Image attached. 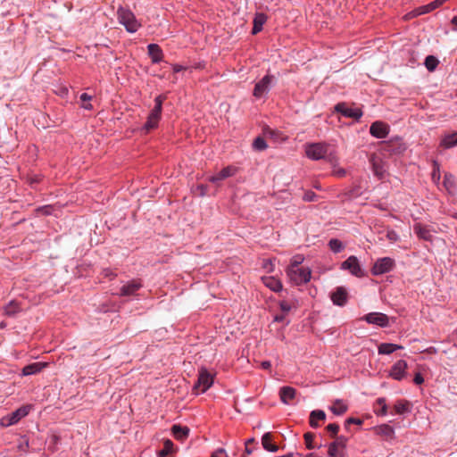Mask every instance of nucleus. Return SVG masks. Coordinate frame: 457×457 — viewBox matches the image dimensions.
<instances>
[{
  "mask_svg": "<svg viewBox=\"0 0 457 457\" xmlns=\"http://www.w3.org/2000/svg\"><path fill=\"white\" fill-rule=\"evenodd\" d=\"M261 368L263 369V370H269L271 368V364L270 361H262L261 363Z\"/></svg>",
  "mask_w": 457,
  "mask_h": 457,
  "instance_id": "052dcab7",
  "label": "nucleus"
},
{
  "mask_svg": "<svg viewBox=\"0 0 457 457\" xmlns=\"http://www.w3.org/2000/svg\"><path fill=\"white\" fill-rule=\"evenodd\" d=\"M405 369H407V364L404 361H399L395 365V371H403Z\"/></svg>",
  "mask_w": 457,
  "mask_h": 457,
  "instance_id": "09e8293b",
  "label": "nucleus"
},
{
  "mask_svg": "<svg viewBox=\"0 0 457 457\" xmlns=\"http://www.w3.org/2000/svg\"><path fill=\"white\" fill-rule=\"evenodd\" d=\"M185 68L181 65H179V64H174L173 65V71L174 72H179L181 71L182 70H184Z\"/></svg>",
  "mask_w": 457,
  "mask_h": 457,
  "instance_id": "680f3d73",
  "label": "nucleus"
},
{
  "mask_svg": "<svg viewBox=\"0 0 457 457\" xmlns=\"http://www.w3.org/2000/svg\"><path fill=\"white\" fill-rule=\"evenodd\" d=\"M330 298L334 304L344 306L347 303L348 294L344 287H338L331 293Z\"/></svg>",
  "mask_w": 457,
  "mask_h": 457,
  "instance_id": "f8f14e48",
  "label": "nucleus"
},
{
  "mask_svg": "<svg viewBox=\"0 0 457 457\" xmlns=\"http://www.w3.org/2000/svg\"><path fill=\"white\" fill-rule=\"evenodd\" d=\"M330 410L337 415H342L347 411V406L341 400H336Z\"/></svg>",
  "mask_w": 457,
  "mask_h": 457,
  "instance_id": "c85d7f7f",
  "label": "nucleus"
},
{
  "mask_svg": "<svg viewBox=\"0 0 457 457\" xmlns=\"http://www.w3.org/2000/svg\"><path fill=\"white\" fill-rule=\"evenodd\" d=\"M142 287V284L138 280H131L123 285L120 290V295L129 296L134 295L137 290Z\"/></svg>",
  "mask_w": 457,
  "mask_h": 457,
  "instance_id": "4468645a",
  "label": "nucleus"
},
{
  "mask_svg": "<svg viewBox=\"0 0 457 457\" xmlns=\"http://www.w3.org/2000/svg\"><path fill=\"white\" fill-rule=\"evenodd\" d=\"M452 23L454 25V26H457V15L454 16L453 19H452Z\"/></svg>",
  "mask_w": 457,
  "mask_h": 457,
  "instance_id": "69168bd1",
  "label": "nucleus"
},
{
  "mask_svg": "<svg viewBox=\"0 0 457 457\" xmlns=\"http://www.w3.org/2000/svg\"><path fill=\"white\" fill-rule=\"evenodd\" d=\"M394 379L401 381L407 378V373H391Z\"/></svg>",
  "mask_w": 457,
  "mask_h": 457,
  "instance_id": "6e6d98bb",
  "label": "nucleus"
},
{
  "mask_svg": "<svg viewBox=\"0 0 457 457\" xmlns=\"http://www.w3.org/2000/svg\"><path fill=\"white\" fill-rule=\"evenodd\" d=\"M52 365H53V362L46 361H37V362H34V363L25 366L24 368H22L21 371H23V372L40 371L44 369H53Z\"/></svg>",
  "mask_w": 457,
  "mask_h": 457,
  "instance_id": "6ab92c4d",
  "label": "nucleus"
},
{
  "mask_svg": "<svg viewBox=\"0 0 457 457\" xmlns=\"http://www.w3.org/2000/svg\"><path fill=\"white\" fill-rule=\"evenodd\" d=\"M332 443L335 444L338 448H341L344 450L345 447L346 438L344 436H338Z\"/></svg>",
  "mask_w": 457,
  "mask_h": 457,
  "instance_id": "a18cd8bd",
  "label": "nucleus"
},
{
  "mask_svg": "<svg viewBox=\"0 0 457 457\" xmlns=\"http://www.w3.org/2000/svg\"><path fill=\"white\" fill-rule=\"evenodd\" d=\"M432 180L436 183H437L440 179V170H439V164L437 162H433V170H432Z\"/></svg>",
  "mask_w": 457,
  "mask_h": 457,
  "instance_id": "ea45409f",
  "label": "nucleus"
},
{
  "mask_svg": "<svg viewBox=\"0 0 457 457\" xmlns=\"http://www.w3.org/2000/svg\"><path fill=\"white\" fill-rule=\"evenodd\" d=\"M335 110L342 115L358 120L361 117L362 112L360 109H353L346 105L345 103H339L335 106Z\"/></svg>",
  "mask_w": 457,
  "mask_h": 457,
  "instance_id": "9b49d317",
  "label": "nucleus"
},
{
  "mask_svg": "<svg viewBox=\"0 0 457 457\" xmlns=\"http://www.w3.org/2000/svg\"><path fill=\"white\" fill-rule=\"evenodd\" d=\"M211 457H228L226 451L222 448L218 449L215 451Z\"/></svg>",
  "mask_w": 457,
  "mask_h": 457,
  "instance_id": "603ef678",
  "label": "nucleus"
},
{
  "mask_svg": "<svg viewBox=\"0 0 457 457\" xmlns=\"http://www.w3.org/2000/svg\"><path fill=\"white\" fill-rule=\"evenodd\" d=\"M267 17L264 13H256L253 19V27L252 33L253 35L259 33L262 29L263 24L266 22Z\"/></svg>",
  "mask_w": 457,
  "mask_h": 457,
  "instance_id": "393cba45",
  "label": "nucleus"
},
{
  "mask_svg": "<svg viewBox=\"0 0 457 457\" xmlns=\"http://www.w3.org/2000/svg\"><path fill=\"white\" fill-rule=\"evenodd\" d=\"M405 145L398 140L390 141L384 146V150L392 154H400L405 151Z\"/></svg>",
  "mask_w": 457,
  "mask_h": 457,
  "instance_id": "4be33fe9",
  "label": "nucleus"
},
{
  "mask_svg": "<svg viewBox=\"0 0 457 457\" xmlns=\"http://www.w3.org/2000/svg\"><path fill=\"white\" fill-rule=\"evenodd\" d=\"M148 54L154 63L160 62L162 59V51L161 47L156 44H150L147 46Z\"/></svg>",
  "mask_w": 457,
  "mask_h": 457,
  "instance_id": "412c9836",
  "label": "nucleus"
},
{
  "mask_svg": "<svg viewBox=\"0 0 457 457\" xmlns=\"http://www.w3.org/2000/svg\"><path fill=\"white\" fill-rule=\"evenodd\" d=\"M381 431L386 436H392L394 434L393 428L388 425H384L383 427H381Z\"/></svg>",
  "mask_w": 457,
  "mask_h": 457,
  "instance_id": "8fccbe9b",
  "label": "nucleus"
},
{
  "mask_svg": "<svg viewBox=\"0 0 457 457\" xmlns=\"http://www.w3.org/2000/svg\"><path fill=\"white\" fill-rule=\"evenodd\" d=\"M287 275L295 285H302L310 281L312 271L309 268L287 269Z\"/></svg>",
  "mask_w": 457,
  "mask_h": 457,
  "instance_id": "20e7f679",
  "label": "nucleus"
},
{
  "mask_svg": "<svg viewBox=\"0 0 457 457\" xmlns=\"http://www.w3.org/2000/svg\"><path fill=\"white\" fill-rule=\"evenodd\" d=\"M361 320H365L369 324L378 325L381 328H386L389 325L388 316L382 312H370L361 317Z\"/></svg>",
  "mask_w": 457,
  "mask_h": 457,
  "instance_id": "6e6552de",
  "label": "nucleus"
},
{
  "mask_svg": "<svg viewBox=\"0 0 457 457\" xmlns=\"http://www.w3.org/2000/svg\"><path fill=\"white\" fill-rule=\"evenodd\" d=\"M253 146L255 150L262 151L267 148V144L262 137H256L253 143Z\"/></svg>",
  "mask_w": 457,
  "mask_h": 457,
  "instance_id": "58836bf2",
  "label": "nucleus"
},
{
  "mask_svg": "<svg viewBox=\"0 0 457 457\" xmlns=\"http://www.w3.org/2000/svg\"><path fill=\"white\" fill-rule=\"evenodd\" d=\"M265 268L268 270L269 272L273 271V264L270 262L265 265Z\"/></svg>",
  "mask_w": 457,
  "mask_h": 457,
  "instance_id": "e2e57ef3",
  "label": "nucleus"
},
{
  "mask_svg": "<svg viewBox=\"0 0 457 457\" xmlns=\"http://www.w3.org/2000/svg\"><path fill=\"white\" fill-rule=\"evenodd\" d=\"M48 209H49L48 206H45L42 208V211L44 212V213L48 214L49 213Z\"/></svg>",
  "mask_w": 457,
  "mask_h": 457,
  "instance_id": "338daca9",
  "label": "nucleus"
},
{
  "mask_svg": "<svg viewBox=\"0 0 457 457\" xmlns=\"http://www.w3.org/2000/svg\"><path fill=\"white\" fill-rule=\"evenodd\" d=\"M20 307L16 301H11L5 307V313L7 315H13L19 311Z\"/></svg>",
  "mask_w": 457,
  "mask_h": 457,
  "instance_id": "c9c22d12",
  "label": "nucleus"
},
{
  "mask_svg": "<svg viewBox=\"0 0 457 457\" xmlns=\"http://www.w3.org/2000/svg\"><path fill=\"white\" fill-rule=\"evenodd\" d=\"M329 248L334 253H339L343 249V245L338 239L333 238L328 242Z\"/></svg>",
  "mask_w": 457,
  "mask_h": 457,
  "instance_id": "4c0bfd02",
  "label": "nucleus"
},
{
  "mask_svg": "<svg viewBox=\"0 0 457 457\" xmlns=\"http://www.w3.org/2000/svg\"><path fill=\"white\" fill-rule=\"evenodd\" d=\"M408 405H409V403L407 401H398L395 404V412L398 414H403V413L408 411V410H409Z\"/></svg>",
  "mask_w": 457,
  "mask_h": 457,
  "instance_id": "f704fd0d",
  "label": "nucleus"
},
{
  "mask_svg": "<svg viewBox=\"0 0 457 457\" xmlns=\"http://www.w3.org/2000/svg\"><path fill=\"white\" fill-rule=\"evenodd\" d=\"M328 151V146L325 143H312L305 145V154L312 160L325 158Z\"/></svg>",
  "mask_w": 457,
  "mask_h": 457,
  "instance_id": "39448f33",
  "label": "nucleus"
},
{
  "mask_svg": "<svg viewBox=\"0 0 457 457\" xmlns=\"http://www.w3.org/2000/svg\"><path fill=\"white\" fill-rule=\"evenodd\" d=\"M349 424H357V425H361L362 424V420H360V419H355V418H349L346 420L345 421V427L347 428Z\"/></svg>",
  "mask_w": 457,
  "mask_h": 457,
  "instance_id": "864d4df0",
  "label": "nucleus"
},
{
  "mask_svg": "<svg viewBox=\"0 0 457 457\" xmlns=\"http://www.w3.org/2000/svg\"><path fill=\"white\" fill-rule=\"evenodd\" d=\"M30 409V405L21 406V408L17 409L12 413L4 416L0 420V425L4 428H6L16 424L21 420V419H22L23 417L27 416L29 413Z\"/></svg>",
  "mask_w": 457,
  "mask_h": 457,
  "instance_id": "7ed1b4c3",
  "label": "nucleus"
},
{
  "mask_svg": "<svg viewBox=\"0 0 457 457\" xmlns=\"http://www.w3.org/2000/svg\"><path fill=\"white\" fill-rule=\"evenodd\" d=\"M395 266V261L389 257L379 258L374 263L371 272L373 275H381L390 271Z\"/></svg>",
  "mask_w": 457,
  "mask_h": 457,
  "instance_id": "0eeeda50",
  "label": "nucleus"
},
{
  "mask_svg": "<svg viewBox=\"0 0 457 457\" xmlns=\"http://www.w3.org/2000/svg\"><path fill=\"white\" fill-rule=\"evenodd\" d=\"M89 100H91V96L89 95L83 93L80 96V101H82L83 103L88 102Z\"/></svg>",
  "mask_w": 457,
  "mask_h": 457,
  "instance_id": "bf43d9fd",
  "label": "nucleus"
},
{
  "mask_svg": "<svg viewBox=\"0 0 457 457\" xmlns=\"http://www.w3.org/2000/svg\"><path fill=\"white\" fill-rule=\"evenodd\" d=\"M327 430L332 435V436H336L339 430V426L336 423L328 424L327 426Z\"/></svg>",
  "mask_w": 457,
  "mask_h": 457,
  "instance_id": "37998d69",
  "label": "nucleus"
},
{
  "mask_svg": "<svg viewBox=\"0 0 457 457\" xmlns=\"http://www.w3.org/2000/svg\"><path fill=\"white\" fill-rule=\"evenodd\" d=\"M444 185L449 192L455 189L454 177L451 174H445V179H444Z\"/></svg>",
  "mask_w": 457,
  "mask_h": 457,
  "instance_id": "473e14b6",
  "label": "nucleus"
},
{
  "mask_svg": "<svg viewBox=\"0 0 457 457\" xmlns=\"http://www.w3.org/2000/svg\"><path fill=\"white\" fill-rule=\"evenodd\" d=\"M189 428L186 426L175 424L171 427V432L173 436L179 441L186 440L189 436Z\"/></svg>",
  "mask_w": 457,
  "mask_h": 457,
  "instance_id": "a211bd4d",
  "label": "nucleus"
},
{
  "mask_svg": "<svg viewBox=\"0 0 457 457\" xmlns=\"http://www.w3.org/2000/svg\"><path fill=\"white\" fill-rule=\"evenodd\" d=\"M285 318H286V314L282 312L281 314H277L274 317V321H276V322H282V321L285 320Z\"/></svg>",
  "mask_w": 457,
  "mask_h": 457,
  "instance_id": "4d7b16f0",
  "label": "nucleus"
},
{
  "mask_svg": "<svg viewBox=\"0 0 457 457\" xmlns=\"http://www.w3.org/2000/svg\"><path fill=\"white\" fill-rule=\"evenodd\" d=\"M332 172H333V175H335V176H337L338 178H343L346 174L345 170L343 169V168H334Z\"/></svg>",
  "mask_w": 457,
  "mask_h": 457,
  "instance_id": "de8ad7c7",
  "label": "nucleus"
},
{
  "mask_svg": "<svg viewBox=\"0 0 457 457\" xmlns=\"http://www.w3.org/2000/svg\"><path fill=\"white\" fill-rule=\"evenodd\" d=\"M376 405L380 406V410L379 411L377 410L376 408L374 410V411L378 415H386V414L387 406H386V399L385 398H378V399H377Z\"/></svg>",
  "mask_w": 457,
  "mask_h": 457,
  "instance_id": "72a5a7b5",
  "label": "nucleus"
},
{
  "mask_svg": "<svg viewBox=\"0 0 457 457\" xmlns=\"http://www.w3.org/2000/svg\"><path fill=\"white\" fill-rule=\"evenodd\" d=\"M40 179H41L40 176L35 175V176L29 178V183L31 185L35 184V183H38L40 181Z\"/></svg>",
  "mask_w": 457,
  "mask_h": 457,
  "instance_id": "13d9d810",
  "label": "nucleus"
},
{
  "mask_svg": "<svg viewBox=\"0 0 457 457\" xmlns=\"http://www.w3.org/2000/svg\"><path fill=\"white\" fill-rule=\"evenodd\" d=\"M117 17L120 24H122L127 31L133 33L136 32L141 24L138 22V21L136 19L134 13L125 8H119L117 11Z\"/></svg>",
  "mask_w": 457,
  "mask_h": 457,
  "instance_id": "f03ea898",
  "label": "nucleus"
},
{
  "mask_svg": "<svg viewBox=\"0 0 457 457\" xmlns=\"http://www.w3.org/2000/svg\"><path fill=\"white\" fill-rule=\"evenodd\" d=\"M403 348L401 345L390 344V343H383L378 345V353L379 354H390L394 353L397 349Z\"/></svg>",
  "mask_w": 457,
  "mask_h": 457,
  "instance_id": "bb28decb",
  "label": "nucleus"
},
{
  "mask_svg": "<svg viewBox=\"0 0 457 457\" xmlns=\"http://www.w3.org/2000/svg\"><path fill=\"white\" fill-rule=\"evenodd\" d=\"M273 435L270 432L265 433L262 437V445L268 452L275 453L278 450V446L273 442Z\"/></svg>",
  "mask_w": 457,
  "mask_h": 457,
  "instance_id": "aec40b11",
  "label": "nucleus"
},
{
  "mask_svg": "<svg viewBox=\"0 0 457 457\" xmlns=\"http://www.w3.org/2000/svg\"><path fill=\"white\" fill-rule=\"evenodd\" d=\"M386 237L392 243L396 242L398 240V238H399L397 233L395 230H392V229L391 230H387Z\"/></svg>",
  "mask_w": 457,
  "mask_h": 457,
  "instance_id": "49530a36",
  "label": "nucleus"
},
{
  "mask_svg": "<svg viewBox=\"0 0 457 457\" xmlns=\"http://www.w3.org/2000/svg\"><path fill=\"white\" fill-rule=\"evenodd\" d=\"M166 96L160 95L154 99V107L149 113L147 120L145 123L143 129L147 133L158 126L159 120L162 116V104Z\"/></svg>",
  "mask_w": 457,
  "mask_h": 457,
  "instance_id": "f257e3e1",
  "label": "nucleus"
},
{
  "mask_svg": "<svg viewBox=\"0 0 457 457\" xmlns=\"http://www.w3.org/2000/svg\"><path fill=\"white\" fill-rule=\"evenodd\" d=\"M262 280L267 287L274 292H278L282 289V283L274 277H262Z\"/></svg>",
  "mask_w": 457,
  "mask_h": 457,
  "instance_id": "5701e85b",
  "label": "nucleus"
},
{
  "mask_svg": "<svg viewBox=\"0 0 457 457\" xmlns=\"http://www.w3.org/2000/svg\"><path fill=\"white\" fill-rule=\"evenodd\" d=\"M371 162L376 176H378V178H383L385 170L383 169L382 165L378 163L374 158L371 159Z\"/></svg>",
  "mask_w": 457,
  "mask_h": 457,
  "instance_id": "e433bc0d",
  "label": "nucleus"
},
{
  "mask_svg": "<svg viewBox=\"0 0 457 457\" xmlns=\"http://www.w3.org/2000/svg\"><path fill=\"white\" fill-rule=\"evenodd\" d=\"M326 420V414L323 411L317 410L312 411L310 414V425L312 428H317L319 426L317 420L324 421Z\"/></svg>",
  "mask_w": 457,
  "mask_h": 457,
  "instance_id": "a878e982",
  "label": "nucleus"
},
{
  "mask_svg": "<svg viewBox=\"0 0 457 457\" xmlns=\"http://www.w3.org/2000/svg\"><path fill=\"white\" fill-rule=\"evenodd\" d=\"M342 270H347L355 277L361 278L365 275L356 256H350L341 264Z\"/></svg>",
  "mask_w": 457,
  "mask_h": 457,
  "instance_id": "423d86ee",
  "label": "nucleus"
},
{
  "mask_svg": "<svg viewBox=\"0 0 457 457\" xmlns=\"http://www.w3.org/2000/svg\"><path fill=\"white\" fill-rule=\"evenodd\" d=\"M207 192V186L205 185H198L195 189L194 190V193L199 196H204Z\"/></svg>",
  "mask_w": 457,
  "mask_h": 457,
  "instance_id": "c03bdc74",
  "label": "nucleus"
},
{
  "mask_svg": "<svg viewBox=\"0 0 457 457\" xmlns=\"http://www.w3.org/2000/svg\"><path fill=\"white\" fill-rule=\"evenodd\" d=\"M389 127L382 121H375L370 128V134L378 138L386 137L388 134Z\"/></svg>",
  "mask_w": 457,
  "mask_h": 457,
  "instance_id": "ddd939ff",
  "label": "nucleus"
},
{
  "mask_svg": "<svg viewBox=\"0 0 457 457\" xmlns=\"http://www.w3.org/2000/svg\"><path fill=\"white\" fill-rule=\"evenodd\" d=\"M412 381L416 385H420L424 382V378L422 377L421 373H415L414 378H412Z\"/></svg>",
  "mask_w": 457,
  "mask_h": 457,
  "instance_id": "5fc2aeb1",
  "label": "nucleus"
},
{
  "mask_svg": "<svg viewBox=\"0 0 457 457\" xmlns=\"http://www.w3.org/2000/svg\"><path fill=\"white\" fill-rule=\"evenodd\" d=\"M296 391L291 386H282L279 389V397L283 403L290 404L295 397Z\"/></svg>",
  "mask_w": 457,
  "mask_h": 457,
  "instance_id": "f3484780",
  "label": "nucleus"
},
{
  "mask_svg": "<svg viewBox=\"0 0 457 457\" xmlns=\"http://www.w3.org/2000/svg\"><path fill=\"white\" fill-rule=\"evenodd\" d=\"M413 230L419 238L432 241V234L431 230L428 226L422 225L421 223H417L413 227Z\"/></svg>",
  "mask_w": 457,
  "mask_h": 457,
  "instance_id": "dca6fc26",
  "label": "nucleus"
},
{
  "mask_svg": "<svg viewBox=\"0 0 457 457\" xmlns=\"http://www.w3.org/2000/svg\"><path fill=\"white\" fill-rule=\"evenodd\" d=\"M82 107L85 109L90 110V109H92V104H83Z\"/></svg>",
  "mask_w": 457,
  "mask_h": 457,
  "instance_id": "0e129e2a",
  "label": "nucleus"
},
{
  "mask_svg": "<svg viewBox=\"0 0 457 457\" xmlns=\"http://www.w3.org/2000/svg\"><path fill=\"white\" fill-rule=\"evenodd\" d=\"M273 79L274 77L271 75L264 76L259 82L255 84L253 89V96L259 98L262 97L264 94H266L270 89V86Z\"/></svg>",
  "mask_w": 457,
  "mask_h": 457,
  "instance_id": "9d476101",
  "label": "nucleus"
},
{
  "mask_svg": "<svg viewBox=\"0 0 457 457\" xmlns=\"http://www.w3.org/2000/svg\"><path fill=\"white\" fill-rule=\"evenodd\" d=\"M440 145L444 148H451L457 145V131L445 135Z\"/></svg>",
  "mask_w": 457,
  "mask_h": 457,
  "instance_id": "b1692460",
  "label": "nucleus"
},
{
  "mask_svg": "<svg viewBox=\"0 0 457 457\" xmlns=\"http://www.w3.org/2000/svg\"><path fill=\"white\" fill-rule=\"evenodd\" d=\"M173 443L170 439H165L163 442V449L158 453V457H166L173 452Z\"/></svg>",
  "mask_w": 457,
  "mask_h": 457,
  "instance_id": "7c9ffc66",
  "label": "nucleus"
},
{
  "mask_svg": "<svg viewBox=\"0 0 457 457\" xmlns=\"http://www.w3.org/2000/svg\"><path fill=\"white\" fill-rule=\"evenodd\" d=\"M303 262V257L301 256V255H296L295 257H293V259L291 260V263L290 265L287 267V269H298V268H301L300 267V264Z\"/></svg>",
  "mask_w": 457,
  "mask_h": 457,
  "instance_id": "a19ab883",
  "label": "nucleus"
},
{
  "mask_svg": "<svg viewBox=\"0 0 457 457\" xmlns=\"http://www.w3.org/2000/svg\"><path fill=\"white\" fill-rule=\"evenodd\" d=\"M307 199H308L309 201H312V195L307 196Z\"/></svg>",
  "mask_w": 457,
  "mask_h": 457,
  "instance_id": "774afa93",
  "label": "nucleus"
},
{
  "mask_svg": "<svg viewBox=\"0 0 457 457\" xmlns=\"http://www.w3.org/2000/svg\"><path fill=\"white\" fill-rule=\"evenodd\" d=\"M213 383V376L212 373H199L197 382L195 384L193 390L195 394H203L206 392L208 388Z\"/></svg>",
  "mask_w": 457,
  "mask_h": 457,
  "instance_id": "1a4fd4ad",
  "label": "nucleus"
},
{
  "mask_svg": "<svg viewBox=\"0 0 457 457\" xmlns=\"http://www.w3.org/2000/svg\"><path fill=\"white\" fill-rule=\"evenodd\" d=\"M237 171V168L233 166H228L224 169H222L220 172H218L216 175L212 176L209 180L212 183H217L220 180H223L227 178H229L233 176Z\"/></svg>",
  "mask_w": 457,
  "mask_h": 457,
  "instance_id": "2eb2a0df",
  "label": "nucleus"
},
{
  "mask_svg": "<svg viewBox=\"0 0 457 457\" xmlns=\"http://www.w3.org/2000/svg\"><path fill=\"white\" fill-rule=\"evenodd\" d=\"M313 438H314V435L312 433L308 432V433L304 434V440H305L306 447L308 449L314 448V445L312 444Z\"/></svg>",
  "mask_w": 457,
  "mask_h": 457,
  "instance_id": "79ce46f5",
  "label": "nucleus"
},
{
  "mask_svg": "<svg viewBox=\"0 0 457 457\" xmlns=\"http://www.w3.org/2000/svg\"><path fill=\"white\" fill-rule=\"evenodd\" d=\"M328 454L329 457H345L343 449L338 448L335 444L331 443L328 445Z\"/></svg>",
  "mask_w": 457,
  "mask_h": 457,
  "instance_id": "c756f323",
  "label": "nucleus"
},
{
  "mask_svg": "<svg viewBox=\"0 0 457 457\" xmlns=\"http://www.w3.org/2000/svg\"><path fill=\"white\" fill-rule=\"evenodd\" d=\"M255 443H256V441H255V439H254V438H253V437H252V438H249V439L245 442V453H246L247 454H251V453H252V452H253V450L251 449V445H252V444H255Z\"/></svg>",
  "mask_w": 457,
  "mask_h": 457,
  "instance_id": "3c124183",
  "label": "nucleus"
},
{
  "mask_svg": "<svg viewBox=\"0 0 457 457\" xmlns=\"http://www.w3.org/2000/svg\"><path fill=\"white\" fill-rule=\"evenodd\" d=\"M438 63H439V62H438L437 58L435 57L434 55H428L426 57L425 62H424L426 68L429 71H434L436 69Z\"/></svg>",
  "mask_w": 457,
  "mask_h": 457,
  "instance_id": "2f4dec72",
  "label": "nucleus"
},
{
  "mask_svg": "<svg viewBox=\"0 0 457 457\" xmlns=\"http://www.w3.org/2000/svg\"><path fill=\"white\" fill-rule=\"evenodd\" d=\"M298 306V303L296 300H291V301H281L279 303V308L280 311L285 313L286 315L292 310L296 309Z\"/></svg>",
  "mask_w": 457,
  "mask_h": 457,
  "instance_id": "cd10ccee",
  "label": "nucleus"
}]
</instances>
